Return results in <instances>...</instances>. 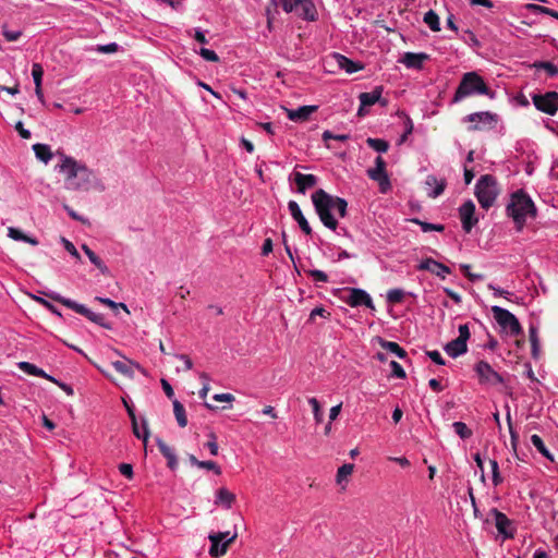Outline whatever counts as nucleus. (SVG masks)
Listing matches in <instances>:
<instances>
[{"label":"nucleus","instance_id":"obj_57","mask_svg":"<svg viewBox=\"0 0 558 558\" xmlns=\"http://www.w3.org/2000/svg\"><path fill=\"white\" fill-rule=\"evenodd\" d=\"M8 235L15 241H23V242L26 236V234H24L20 229H16L13 227H10L8 229Z\"/></svg>","mask_w":558,"mask_h":558},{"label":"nucleus","instance_id":"obj_16","mask_svg":"<svg viewBox=\"0 0 558 558\" xmlns=\"http://www.w3.org/2000/svg\"><path fill=\"white\" fill-rule=\"evenodd\" d=\"M96 181L95 173L88 169L85 165L81 168L76 181L72 184L74 191H88L94 186Z\"/></svg>","mask_w":558,"mask_h":558},{"label":"nucleus","instance_id":"obj_39","mask_svg":"<svg viewBox=\"0 0 558 558\" xmlns=\"http://www.w3.org/2000/svg\"><path fill=\"white\" fill-rule=\"evenodd\" d=\"M308 403L312 407L315 422L320 424L324 420V413L322 411L319 401L313 397L308 399Z\"/></svg>","mask_w":558,"mask_h":558},{"label":"nucleus","instance_id":"obj_7","mask_svg":"<svg viewBox=\"0 0 558 558\" xmlns=\"http://www.w3.org/2000/svg\"><path fill=\"white\" fill-rule=\"evenodd\" d=\"M492 313L497 324L502 329H508L512 336H518L522 332L518 318L508 310L495 305L492 307Z\"/></svg>","mask_w":558,"mask_h":558},{"label":"nucleus","instance_id":"obj_28","mask_svg":"<svg viewBox=\"0 0 558 558\" xmlns=\"http://www.w3.org/2000/svg\"><path fill=\"white\" fill-rule=\"evenodd\" d=\"M33 150L35 153L36 158L45 163H48L49 160L52 158V151L50 149V146L47 144H34Z\"/></svg>","mask_w":558,"mask_h":558},{"label":"nucleus","instance_id":"obj_47","mask_svg":"<svg viewBox=\"0 0 558 558\" xmlns=\"http://www.w3.org/2000/svg\"><path fill=\"white\" fill-rule=\"evenodd\" d=\"M156 444L159 451L166 459L175 454L174 450L171 447H169L161 438H157Z\"/></svg>","mask_w":558,"mask_h":558},{"label":"nucleus","instance_id":"obj_2","mask_svg":"<svg viewBox=\"0 0 558 558\" xmlns=\"http://www.w3.org/2000/svg\"><path fill=\"white\" fill-rule=\"evenodd\" d=\"M506 211L512 218L518 231L523 229L527 218H535L537 215L534 202L523 190L511 194Z\"/></svg>","mask_w":558,"mask_h":558},{"label":"nucleus","instance_id":"obj_63","mask_svg":"<svg viewBox=\"0 0 558 558\" xmlns=\"http://www.w3.org/2000/svg\"><path fill=\"white\" fill-rule=\"evenodd\" d=\"M426 354L434 363L438 365H445V360L438 351H427Z\"/></svg>","mask_w":558,"mask_h":558},{"label":"nucleus","instance_id":"obj_9","mask_svg":"<svg viewBox=\"0 0 558 558\" xmlns=\"http://www.w3.org/2000/svg\"><path fill=\"white\" fill-rule=\"evenodd\" d=\"M533 104L537 110L554 116L558 111V93L547 92L545 94H535L532 97Z\"/></svg>","mask_w":558,"mask_h":558},{"label":"nucleus","instance_id":"obj_8","mask_svg":"<svg viewBox=\"0 0 558 558\" xmlns=\"http://www.w3.org/2000/svg\"><path fill=\"white\" fill-rule=\"evenodd\" d=\"M229 532H218L209 534V555L211 557L223 556L228 551L230 545L234 543L238 536L236 533H234L232 536L229 537Z\"/></svg>","mask_w":558,"mask_h":558},{"label":"nucleus","instance_id":"obj_4","mask_svg":"<svg viewBox=\"0 0 558 558\" xmlns=\"http://www.w3.org/2000/svg\"><path fill=\"white\" fill-rule=\"evenodd\" d=\"M499 194V189L497 184V180L492 174L481 175L476 185H475V196L484 209H489L497 196Z\"/></svg>","mask_w":558,"mask_h":558},{"label":"nucleus","instance_id":"obj_51","mask_svg":"<svg viewBox=\"0 0 558 558\" xmlns=\"http://www.w3.org/2000/svg\"><path fill=\"white\" fill-rule=\"evenodd\" d=\"M206 447L209 449L213 456L218 454L217 437L214 433L209 434V440L207 441Z\"/></svg>","mask_w":558,"mask_h":558},{"label":"nucleus","instance_id":"obj_54","mask_svg":"<svg viewBox=\"0 0 558 558\" xmlns=\"http://www.w3.org/2000/svg\"><path fill=\"white\" fill-rule=\"evenodd\" d=\"M392 375L397 378H405V372L403 367L396 361L390 362Z\"/></svg>","mask_w":558,"mask_h":558},{"label":"nucleus","instance_id":"obj_29","mask_svg":"<svg viewBox=\"0 0 558 558\" xmlns=\"http://www.w3.org/2000/svg\"><path fill=\"white\" fill-rule=\"evenodd\" d=\"M82 250L89 258L90 263L94 264L102 275H109V268L105 265V263L92 251L86 244L82 246Z\"/></svg>","mask_w":558,"mask_h":558},{"label":"nucleus","instance_id":"obj_36","mask_svg":"<svg viewBox=\"0 0 558 558\" xmlns=\"http://www.w3.org/2000/svg\"><path fill=\"white\" fill-rule=\"evenodd\" d=\"M529 333H530V342H531V347H532V356L534 359H537L538 357V351H539V341H538V336H537V328L534 327V326H530Z\"/></svg>","mask_w":558,"mask_h":558},{"label":"nucleus","instance_id":"obj_34","mask_svg":"<svg viewBox=\"0 0 558 558\" xmlns=\"http://www.w3.org/2000/svg\"><path fill=\"white\" fill-rule=\"evenodd\" d=\"M531 442L533 444V446L538 450V452L542 456H544L545 458H547L550 461H554L553 456L549 453L543 439L538 435H536V434L532 435Z\"/></svg>","mask_w":558,"mask_h":558},{"label":"nucleus","instance_id":"obj_33","mask_svg":"<svg viewBox=\"0 0 558 558\" xmlns=\"http://www.w3.org/2000/svg\"><path fill=\"white\" fill-rule=\"evenodd\" d=\"M423 20L433 32L440 31L439 16L435 11L429 10L426 12Z\"/></svg>","mask_w":558,"mask_h":558},{"label":"nucleus","instance_id":"obj_42","mask_svg":"<svg viewBox=\"0 0 558 558\" xmlns=\"http://www.w3.org/2000/svg\"><path fill=\"white\" fill-rule=\"evenodd\" d=\"M131 422H132L133 434L137 438H143L144 442H146L147 439H148V436H149V430H148V427H147V422L145 420H143V428H144V434L143 435H141V433H140V428H138V425H137V418L131 420Z\"/></svg>","mask_w":558,"mask_h":558},{"label":"nucleus","instance_id":"obj_10","mask_svg":"<svg viewBox=\"0 0 558 558\" xmlns=\"http://www.w3.org/2000/svg\"><path fill=\"white\" fill-rule=\"evenodd\" d=\"M367 175L369 179L378 182L381 193H386L390 190L391 184L386 171V161L383 157H376L375 167L367 170Z\"/></svg>","mask_w":558,"mask_h":558},{"label":"nucleus","instance_id":"obj_27","mask_svg":"<svg viewBox=\"0 0 558 558\" xmlns=\"http://www.w3.org/2000/svg\"><path fill=\"white\" fill-rule=\"evenodd\" d=\"M235 501V495L228 490L227 488L222 487L218 489L217 492V498L215 500L216 505H222L227 509H230Z\"/></svg>","mask_w":558,"mask_h":558},{"label":"nucleus","instance_id":"obj_12","mask_svg":"<svg viewBox=\"0 0 558 558\" xmlns=\"http://www.w3.org/2000/svg\"><path fill=\"white\" fill-rule=\"evenodd\" d=\"M465 120L475 123L469 126V131H480L484 128L493 129L497 123V114L488 111L474 112L466 116Z\"/></svg>","mask_w":558,"mask_h":558},{"label":"nucleus","instance_id":"obj_55","mask_svg":"<svg viewBox=\"0 0 558 558\" xmlns=\"http://www.w3.org/2000/svg\"><path fill=\"white\" fill-rule=\"evenodd\" d=\"M119 471L123 476H125L129 480H132L134 476L133 466L130 463H121L119 465Z\"/></svg>","mask_w":558,"mask_h":558},{"label":"nucleus","instance_id":"obj_46","mask_svg":"<svg viewBox=\"0 0 558 558\" xmlns=\"http://www.w3.org/2000/svg\"><path fill=\"white\" fill-rule=\"evenodd\" d=\"M354 465L353 464H343L338 469L337 472V482L341 483L343 478L351 475L353 472Z\"/></svg>","mask_w":558,"mask_h":558},{"label":"nucleus","instance_id":"obj_3","mask_svg":"<svg viewBox=\"0 0 558 558\" xmlns=\"http://www.w3.org/2000/svg\"><path fill=\"white\" fill-rule=\"evenodd\" d=\"M475 94L486 95L489 98L495 97V93L490 90L482 76H480L476 72H468L463 74L453 95L452 102H459L465 97Z\"/></svg>","mask_w":558,"mask_h":558},{"label":"nucleus","instance_id":"obj_22","mask_svg":"<svg viewBox=\"0 0 558 558\" xmlns=\"http://www.w3.org/2000/svg\"><path fill=\"white\" fill-rule=\"evenodd\" d=\"M288 208L293 219L299 223L301 230L307 235L312 234V228L304 217L299 204L295 201H290L288 203Z\"/></svg>","mask_w":558,"mask_h":558},{"label":"nucleus","instance_id":"obj_38","mask_svg":"<svg viewBox=\"0 0 558 558\" xmlns=\"http://www.w3.org/2000/svg\"><path fill=\"white\" fill-rule=\"evenodd\" d=\"M533 66L536 69L545 70L546 73L551 77L558 75V66L549 61L535 62Z\"/></svg>","mask_w":558,"mask_h":558},{"label":"nucleus","instance_id":"obj_43","mask_svg":"<svg viewBox=\"0 0 558 558\" xmlns=\"http://www.w3.org/2000/svg\"><path fill=\"white\" fill-rule=\"evenodd\" d=\"M43 75H44V69H43L41 64L34 63L32 66V76H33L36 87L41 86Z\"/></svg>","mask_w":558,"mask_h":558},{"label":"nucleus","instance_id":"obj_26","mask_svg":"<svg viewBox=\"0 0 558 558\" xmlns=\"http://www.w3.org/2000/svg\"><path fill=\"white\" fill-rule=\"evenodd\" d=\"M445 351L451 357H458L468 351V344L456 338L445 345Z\"/></svg>","mask_w":558,"mask_h":558},{"label":"nucleus","instance_id":"obj_40","mask_svg":"<svg viewBox=\"0 0 558 558\" xmlns=\"http://www.w3.org/2000/svg\"><path fill=\"white\" fill-rule=\"evenodd\" d=\"M526 9L530 10V11H533L535 13H543V14L550 15V16H553V17L558 20V12L554 11V10H551L549 8H546V7H543V5H539V4L529 3V4H526Z\"/></svg>","mask_w":558,"mask_h":558},{"label":"nucleus","instance_id":"obj_50","mask_svg":"<svg viewBox=\"0 0 558 558\" xmlns=\"http://www.w3.org/2000/svg\"><path fill=\"white\" fill-rule=\"evenodd\" d=\"M201 379L204 381V385L202 387V389L199 390L198 392V396L201 399H205L210 390V387H209V376L206 374V373H202L199 375Z\"/></svg>","mask_w":558,"mask_h":558},{"label":"nucleus","instance_id":"obj_20","mask_svg":"<svg viewBox=\"0 0 558 558\" xmlns=\"http://www.w3.org/2000/svg\"><path fill=\"white\" fill-rule=\"evenodd\" d=\"M381 94H383V86H377L369 93H361L359 96L361 106L359 108L357 114L360 117L364 116V108L373 106L376 102L380 101Z\"/></svg>","mask_w":558,"mask_h":558},{"label":"nucleus","instance_id":"obj_59","mask_svg":"<svg viewBox=\"0 0 558 558\" xmlns=\"http://www.w3.org/2000/svg\"><path fill=\"white\" fill-rule=\"evenodd\" d=\"M471 333L468 324H463L459 326V337L457 339L466 343Z\"/></svg>","mask_w":558,"mask_h":558},{"label":"nucleus","instance_id":"obj_6","mask_svg":"<svg viewBox=\"0 0 558 558\" xmlns=\"http://www.w3.org/2000/svg\"><path fill=\"white\" fill-rule=\"evenodd\" d=\"M287 12H295L298 16L306 21H315L317 11L312 0H279Z\"/></svg>","mask_w":558,"mask_h":558},{"label":"nucleus","instance_id":"obj_56","mask_svg":"<svg viewBox=\"0 0 558 558\" xmlns=\"http://www.w3.org/2000/svg\"><path fill=\"white\" fill-rule=\"evenodd\" d=\"M62 243L66 252H69L73 257L77 259L81 258L80 253L77 252L76 247L71 241L66 240L65 238H62Z\"/></svg>","mask_w":558,"mask_h":558},{"label":"nucleus","instance_id":"obj_60","mask_svg":"<svg viewBox=\"0 0 558 558\" xmlns=\"http://www.w3.org/2000/svg\"><path fill=\"white\" fill-rule=\"evenodd\" d=\"M461 269L463 271V274L465 275V277L470 280V281H476V280H480L482 279V275H477V274H472L471 270H470V265H461Z\"/></svg>","mask_w":558,"mask_h":558},{"label":"nucleus","instance_id":"obj_24","mask_svg":"<svg viewBox=\"0 0 558 558\" xmlns=\"http://www.w3.org/2000/svg\"><path fill=\"white\" fill-rule=\"evenodd\" d=\"M294 182L298 192L304 194L306 190L314 187L317 184V178L314 174H303L294 172Z\"/></svg>","mask_w":558,"mask_h":558},{"label":"nucleus","instance_id":"obj_53","mask_svg":"<svg viewBox=\"0 0 558 558\" xmlns=\"http://www.w3.org/2000/svg\"><path fill=\"white\" fill-rule=\"evenodd\" d=\"M307 275L311 276L316 281H320V282H327L328 281L327 274H325L324 271L318 270V269L308 270Z\"/></svg>","mask_w":558,"mask_h":558},{"label":"nucleus","instance_id":"obj_44","mask_svg":"<svg viewBox=\"0 0 558 558\" xmlns=\"http://www.w3.org/2000/svg\"><path fill=\"white\" fill-rule=\"evenodd\" d=\"M95 301H97V302H99L101 304H105V305L111 307L114 311H117L118 308H122L126 313H129V310H128V307H126V305L124 303H116L114 301H112V300H110L108 298H101V296H96Z\"/></svg>","mask_w":558,"mask_h":558},{"label":"nucleus","instance_id":"obj_45","mask_svg":"<svg viewBox=\"0 0 558 558\" xmlns=\"http://www.w3.org/2000/svg\"><path fill=\"white\" fill-rule=\"evenodd\" d=\"M403 298H404V291L401 289H392V290H389L387 293L388 302L393 303V304L402 302Z\"/></svg>","mask_w":558,"mask_h":558},{"label":"nucleus","instance_id":"obj_52","mask_svg":"<svg viewBox=\"0 0 558 558\" xmlns=\"http://www.w3.org/2000/svg\"><path fill=\"white\" fill-rule=\"evenodd\" d=\"M119 46L116 43L108 45H98L96 51L100 53H113L118 51Z\"/></svg>","mask_w":558,"mask_h":558},{"label":"nucleus","instance_id":"obj_61","mask_svg":"<svg viewBox=\"0 0 558 558\" xmlns=\"http://www.w3.org/2000/svg\"><path fill=\"white\" fill-rule=\"evenodd\" d=\"M202 469H207L214 471L216 474H220L221 470L214 461H201L199 466Z\"/></svg>","mask_w":558,"mask_h":558},{"label":"nucleus","instance_id":"obj_15","mask_svg":"<svg viewBox=\"0 0 558 558\" xmlns=\"http://www.w3.org/2000/svg\"><path fill=\"white\" fill-rule=\"evenodd\" d=\"M490 514L494 517L496 529L505 538H513L515 529L508 517L498 509L493 508Z\"/></svg>","mask_w":558,"mask_h":558},{"label":"nucleus","instance_id":"obj_14","mask_svg":"<svg viewBox=\"0 0 558 558\" xmlns=\"http://www.w3.org/2000/svg\"><path fill=\"white\" fill-rule=\"evenodd\" d=\"M459 216L461 219L462 228L466 233H470L473 227L477 223L478 219L475 216V204L469 199L459 208Z\"/></svg>","mask_w":558,"mask_h":558},{"label":"nucleus","instance_id":"obj_19","mask_svg":"<svg viewBox=\"0 0 558 558\" xmlns=\"http://www.w3.org/2000/svg\"><path fill=\"white\" fill-rule=\"evenodd\" d=\"M111 365L118 373H120L121 375H123L130 379L134 378L133 368H136L142 374L146 375L145 369L137 362H134L126 357H124V361H113V362H111Z\"/></svg>","mask_w":558,"mask_h":558},{"label":"nucleus","instance_id":"obj_1","mask_svg":"<svg viewBox=\"0 0 558 558\" xmlns=\"http://www.w3.org/2000/svg\"><path fill=\"white\" fill-rule=\"evenodd\" d=\"M312 202L322 223L332 231L337 229L338 221L331 210L335 209L340 218L347 216L348 202L342 197L328 194L323 189L312 194Z\"/></svg>","mask_w":558,"mask_h":558},{"label":"nucleus","instance_id":"obj_37","mask_svg":"<svg viewBox=\"0 0 558 558\" xmlns=\"http://www.w3.org/2000/svg\"><path fill=\"white\" fill-rule=\"evenodd\" d=\"M410 221L415 225H418L422 228L423 232H429V231L441 232L445 230V227L442 225H434V223L425 222V221L420 220L418 218H413Z\"/></svg>","mask_w":558,"mask_h":558},{"label":"nucleus","instance_id":"obj_11","mask_svg":"<svg viewBox=\"0 0 558 558\" xmlns=\"http://www.w3.org/2000/svg\"><path fill=\"white\" fill-rule=\"evenodd\" d=\"M475 373L478 376L480 384L496 386L504 384V378L500 374L493 369V367L485 361H480L475 365Z\"/></svg>","mask_w":558,"mask_h":558},{"label":"nucleus","instance_id":"obj_25","mask_svg":"<svg viewBox=\"0 0 558 558\" xmlns=\"http://www.w3.org/2000/svg\"><path fill=\"white\" fill-rule=\"evenodd\" d=\"M318 109L317 106H302L295 110H287L288 118L292 121L304 122Z\"/></svg>","mask_w":558,"mask_h":558},{"label":"nucleus","instance_id":"obj_62","mask_svg":"<svg viewBox=\"0 0 558 558\" xmlns=\"http://www.w3.org/2000/svg\"><path fill=\"white\" fill-rule=\"evenodd\" d=\"M445 187H446V181L445 180H440V181L437 180V183H435V190L429 194V196H432L434 198L439 196L440 194L444 193Z\"/></svg>","mask_w":558,"mask_h":558},{"label":"nucleus","instance_id":"obj_48","mask_svg":"<svg viewBox=\"0 0 558 558\" xmlns=\"http://www.w3.org/2000/svg\"><path fill=\"white\" fill-rule=\"evenodd\" d=\"M199 54L206 61H209V62H218L219 61V57L214 50H210L207 48H201Z\"/></svg>","mask_w":558,"mask_h":558},{"label":"nucleus","instance_id":"obj_58","mask_svg":"<svg viewBox=\"0 0 558 558\" xmlns=\"http://www.w3.org/2000/svg\"><path fill=\"white\" fill-rule=\"evenodd\" d=\"M34 299L39 304L44 305L47 310H49L51 313H53L58 316H61V313L57 310V307L53 304H51L50 302H48L46 299L39 298V296H35Z\"/></svg>","mask_w":558,"mask_h":558},{"label":"nucleus","instance_id":"obj_31","mask_svg":"<svg viewBox=\"0 0 558 558\" xmlns=\"http://www.w3.org/2000/svg\"><path fill=\"white\" fill-rule=\"evenodd\" d=\"M173 413H174V416H175V420H177L179 426L185 427L187 425V417L185 414V409H184L183 404L178 400H173Z\"/></svg>","mask_w":558,"mask_h":558},{"label":"nucleus","instance_id":"obj_17","mask_svg":"<svg viewBox=\"0 0 558 558\" xmlns=\"http://www.w3.org/2000/svg\"><path fill=\"white\" fill-rule=\"evenodd\" d=\"M345 303L352 307L365 305L371 310H375L372 298L367 292L362 289L353 288L350 290L349 296L345 300Z\"/></svg>","mask_w":558,"mask_h":558},{"label":"nucleus","instance_id":"obj_23","mask_svg":"<svg viewBox=\"0 0 558 558\" xmlns=\"http://www.w3.org/2000/svg\"><path fill=\"white\" fill-rule=\"evenodd\" d=\"M333 59L337 65L349 74L355 73L364 68L362 63L355 62L340 53H333Z\"/></svg>","mask_w":558,"mask_h":558},{"label":"nucleus","instance_id":"obj_49","mask_svg":"<svg viewBox=\"0 0 558 558\" xmlns=\"http://www.w3.org/2000/svg\"><path fill=\"white\" fill-rule=\"evenodd\" d=\"M2 35H3V37L8 41H15V40H17L21 37L22 32H20V31H9L7 28V25H3L2 26Z\"/></svg>","mask_w":558,"mask_h":558},{"label":"nucleus","instance_id":"obj_64","mask_svg":"<svg viewBox=\"0 0 558 558\" xmlns=\"http://www.w3.org/2000/svg\"><path fill=\"white\" fill-rule=\"evenodd\" d=\"M15 130L19 132L22 138L28 140L31 137V132L26 130L21 121L15 124Z\"/></svg>","mask_w":558,"mask_h":558},{"label":"nucleus","instance_id":"obj_41","mask_svg":"<svg viewBox=\"0 0 558 558\" xmlns=\"http://www.w3.org/2000/svg\"><path fill=\"white\" fill-rule=\"evenodd\" d=\"M452 427L462 439L470 438L473 434L472 430L463 422H454Z\"/></svg>","mask_w":558,"mask_h":558},{"label":"nucleus","instance_id":"obj_13","mask_svg":"<svg viewBox=\"0 0 558 558\" xmlns=\"http://www.w3.org/2000/svg\"><path fill=\"white\" fill-rule=\"evenodd\" d=\"M62 162L60 165V172L65 175L66 189L72 190V184L76 181V177L83 167V163L77 162L74 158L60 154Z\"/></svg>","mask_w":558,"mask_h":558},{"label":"nucleus","instance_id":"obj_5","mask_svg":"<svg viewBox=\"0 0 558 558\" xmlns=\"http://www.w3.org/2000/svg\"><path fill=\"white\" fill-rule=\"evenodd\" d=\"M43 294L45 296L49 298L50 300H52L54 302H58V303H60V304L71 308V310H73L74 312H76L77 314L86 317L90 322H93L95 324H98L101 327L109 328V325H107L105 323L106 319H105V316L102 314H96V313L92 312L90 310H88L85 305L78 304L75 301L66 299V298H64V296H62V295H60L59 293H56V292H43Z\"/></svg>","mask_w":558,"mask_h":558},{"label":"nucleus","instance_id":"obj_32","mask_svg":"<svg viewBox=\"0 0 558 558\" xmlns=\"http://www.w3.org/2000/svg\"><path fill=\"white\" fill-rule=\"evenodd\" d=\"M17 367L26 373L27 375H32V376H38V377H41V376H46V372L39 367H37L36 365L29 363V362H20L17 363Z\"/></svg>","mask_w":558,"mask_h":558},{"label":"nucleus","instance_id":"obj_21","mask_svg":"<svg viewBox=\"0 0 558 558\" xmlns=\"http://www.w3.org/2000/svg\"><path fill=\"white\" fill-rule=\"evenodd\" d=\"M427 60H429V56L427 53L405 52L400 62L409 69L422 70L424 62Z\"/></svg>","mask_w":558,"mask_h":558},{"label":"nucleus","instance_id":"obj_18","mask_svg":"<svg viewBox=\"0 0 558 558\" xmlns=\"http://www.w3.org/2000/svg\"><path fill=\"white\" fill-rule=\"evenodd\" d=\"M417 269L430 271L432 274L436 275L437 277H440L441 279H445L446 275H449L451 272L448 266L433 259L432 257L423 259L421 264L417 266Z\"/></svg>","mask_w":558,"mask_h":558},{"label":"nucleus","instance_id":"obj_30","mask_svg":"<svg viewBox=\"0 0 558 558\" xmlns=\"http://www.w3.org/2000/svg\"><path fill=\"white\" fill-rule=\"evenodd\" d=\"M379 344L383 349L396 354L400 359H404L407 356V351L401 348L397 342L388 341L383 338L378 339Z\"/></svg>","mask_w":558,"mask_h":558},{"label":"nucleus","instance_id":"obj_35","mask_svg":"<svg viewBox=\"0 0 558 558\" xmlns=\"http://www.w3.org/2000/svg\"><path fill=\"white\" fill-rule=\"evenodd\" d=\"M366 144L376 151L386 153L389 148V143L381 138L368 137Z\"/></svg>","mask_w":558,"mask_h":558}]
</instances>
